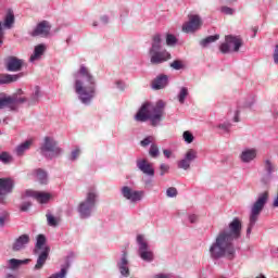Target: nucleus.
I'll return each instance as SVG.
<instances>
[{
    "instance_id": "nucleus-2",
    "label": "nucleus",
    "mask_w": 278,
    "mask_h": 278,
    "mask_svg": "<svg viewBox=\"0 0 278 278\" xmlns=\"http://www.w3.org/2000/svg\"><path fill=\"white\" fill-rule=\"evenodd\" d=\"M75 92L78 94L80 103L90 105L92 99L97 97V79L85 65H80L79 71L74 74Z\"/></svg>"
},
{
    "instance_id": "nucleus-39",
    "label": "nucleus",
    "mask_w": 278,
    "mask_h": 278,
    "mask_svg": "<svg viewBox=\"0 0 278 278\" xmlns=\"http://www.w3.org/2000/svg\"><path fill=\"white\" fill-rule=\"evenodd\" d=\"M46 218L49 227H58V218H55L51 213H47Z\"/></svg>"
},
{
    "instance_id": "nucleus-27",
    "label": "nucleus",
    "mask_w": 278,
    "mask_h": 278,
    "mask_svg": "<svg viewBox=\"0 0 278 278\" xmlns=\"http://www.w3.org/2000/svg\"><path fill=\"white\" fill-rule=\"evenodd\" d=\"M9 262V268L11 270H16L23 266V264H29V258L26 260H18V258H11Z\"/></svg>"
},
{
    "instance_id": "nucleus-6",
    "label": "nucleus",
    "mask_w": 278,
    "mask_h": 278,
    "mask_svg": "<svg viewBox=\"0 0 278 278\" xmlns=\"http://www.w3.org/2000/svg\"><path fill=\"white\" fill-rule=\"evenodd\" d=\"M45 244H47V237H45V235H38L34 249V254L38 255V257L37 263L34 266V270H42L45 264H47V260H49L51 248Z\"/></svg>"
},
{
    "instance_id": "nucleus-52",
    "label": "nucleus",
    "mask_w": 278,
    "mask_h": 278,
    "mask_svg": "<svg viewBox=\"0 0 278 278\" xmlns=\"http://www.w3.org/2000/svg\"><path fill=\"white\" fill-rule=\"evenodd\" d=\"M3 38H5V31L3 30V23L0 21V47H3Z\"/></svg>"
},
{
    "instance_id": "nucleus-20",
    "label": "nucleus",
    "mask_w": 278,
    "mask_h": 278,
    "mask_svg": "<svg viewBox=\"0 0 278 278\" xmlns=\"http://www.w3.org/2000/svg\"><path fill=\"white\" fill-rule=\"evenodd\" d=\"M117 268L122 277H129V260L127 258V251H123L122 257L117 262Z\"/></svg>"
},
{
    "instance_id": "nucleus-23",
    "label": "nucleus",
    "mask_w": 278,
    "mask_h": 278,
    "mask_svg": "<svg viewBox=\"0 0 278 278\" xmlns=\"http://www.w3.org/2000/svg\"><path fill=\"white\" fill-rule=\"evenodd\" d=\"M23 77V73L20 74H1L0 75V85L5 84H14L15 81H18Z\"/></svg>"
},
{
    "instance_id": "nucleus-40",
    "label": "nucleus",
    "mask_w": 278,
    "mask_h": 278,
    "mask_svg": "<svg viewBox=\"0 0 278 278\" xmlns=\"http://www.w3.org/2000/svg\"><path fill=\"white\" fill-rule=\"evenodd\" d=\"M186 97H188V88L181 87L180 92L178 93L179 103H186Z\"/></svg>"
},
{
    "instance_id": "nucleus-22",
    "label": "nucleus",
    "mask_w": 278,
    "mask_h": 278,
    "mask_svg": "<svg viewBox=\"0 0 278 278\" xmlns=\"http://www.w3.org/2000/svg\"><path fill=\"white\" fill-rule=\"evenodd\" d=\"M166 86H168V75L166 74L156 76L152 81L153 90H163V88H166Z\"/></svg>"
},
{
    "instance_id": "nucleus-35",
    "label": "nucleus",
    "mask_w": 278,
    "mask_h": 278,
    "mask_svg": "<svg viewBox=\"0 0 278 278\" xmlns=\"http://www.w3.org/2000/svg\"><path fill=\"white\" fill-rule=\"evenodd\" d=\"M169 66L173 71H184L186 68V63L181 60H174Z\"/></svg>"
},
{
    "instance_id": "nucleus-53",
    "label": "nucleus",
    "mask_w": 278,
    "mask_h": 278,
    "mask_svg": "<svg viewBox=\"0 0 278 278\" xmlns=\"http://www.w3.org/2000/svg\"><path fill=\"white\" fill-rule=\"evenodd\" d=\"M273 59H274V62L278 64V45L275 46Z\"/></svg>"
},
{
    "instance_id": "nucleus-13",
    "label": "nucleus",
    "mask_w": 278,
    "mask_h": 278,
    "mask_svg": "<svg viewBox=\"0 0 278 278\" xmlns=\"http://www.w3.org/2000/svg\"><path fill=\"white\" fill-rule=\"evenodd\" d=\"M24 64H25L24 60L13 55H10L4 59V66L9 73H18V71H23Z\"/></svg>"
},
{
    "instance_id": "nucleus-11",
    "label": "nucleus",
    "mask_w": 278,
    "mask_h": 278,
    "mask_svg": "<svg viewBox=\"0 0 278 278\" xmlns=\"http://www.w3.org/2000/svg\"><path fill=\"white\" fill-rule=\"evenodd\" d=\"M189 21L182 25V31L185 34H194V31H199L203 25V20H201V15L199 14H190L188 15Z\"/></svg>"
},
{
    "instance_id": "nucleus-28",
    "label": "nucleus",
    "mask_w": 278,
    "mask_h": 278,
    "mask_svg": "<svg viewBox=\"0 0 278 278\" xmlns=\"http://www.w3.org/2000/svg\"><path fill=\"white\" fill-rule=\"evenodd\" d=\"M40 101V87L36 86L35 91L30 94L29 99H27L28 105H36Z\"/></svg>"
},
{
    "instance_id": "nucleus-1",
    "label": "nucleus",
    "mask_w": 278,
    "mask_h": 278,
    "mask_svg": "<svg viewBox=\"0 0 278 278\" xmlns=\"http://www.w3.org/2000/svg\"><path fill=\"white\" fill-rule=\"evenodd\" d=\"M242 237V220L235 217L228 227L222 229L215 238V241L208 249L210 257L212 260H233L236 257V245L233 242L240 240Z\"/></svg>"
},
{
    "instance_id": "nucleus-45",
    "label": "nucleus",
    "mask_w": 278,
    "mask_h": 278,
    "mask_svg": "<svg viewBox=\"0 0 278 278\" xmlns=\"http://www.w3.org/2000/svg\"><path fill=\"white\" fill-rule=\"evenodd\" d=\"M0 162L3 164H10L12 162V156L8 152H2L0 154Z\"/></svg>"
},
{
    "instance_id": "nucleus-58",
    "label": "nucleus",
    "mask_w": 278,
    "mask_h": 278,
    "mask_svg": "<svg viewBox=\"0 0 278 278\" xmlns=\"http://www.w3.org/2000/svg\"><path fill=\"white\" fill-rule=\"evenodd\" d=\"M154 278H170L169 274H159L156 276H154Z\"/></svg>"
},
{
    "instance_id": "nucleus-44",
    "label": "nucleus",
    "mask_w": 278,
    "mask_h": 278,
    "mask_svg": "<svg viewBox=\"0 0 278 278\" xmlns=\"http://www.w3.org/2000/svg\"><path fill=\"white\" fill-rule=\"evenodd\" d=\"M190 164L191 163H189V161L186 157H184L178 162V168H181L182 170H189Z\"/></svg>"
},
{
    "instance_id": "nucleus-50",
    "label": "nucleus",
    "mask_w": 278,
    "mask_h": 278,
    "mask_svg": "<svg viewBox=\"0 0 278 278\" xmlns=\"http://www.w3.org/2000/svg\"><path fill=\"white\" fill-rule=\"evenodd\" d=\"M153 140H155V138L153 136H148L143 140L140 141V144H141V147H149V144H151V142H153Z\"/></svg>"
},
{
    "instance_id": "nucleus-34",
    "label": "nucleus",
    "mask_w": 278,
    "mask_h": 278,
    "mask_svg": "<svg viewBox=\"0 0 278 278\" xmlns=\"http://www.w3.org/2000/svg\"><path fill=\"white\" fill-rule=\"evenodd\" d=\"M271 181H273V174L264 173L261 176V185L263 186V188H268Z\"/></svg>"
},
{
    "instance_id": "nucleus-14",
    "label": "nucleus",
    "mask_w": 278,
    "mask_h": 278,
    "mask_svg": "<svg viewBox=\"0 0 278 278\" xmlns=\"http://www.w3.org/2000/svg\"><path fill=\"white\" fill-rule=\"evenodd\" d=\"M28 198L36 199L38 203L45 204L51 200V194L47 192H38L31 189H28L21 194V199L22 201H25V199H28Z\"/></svg>"
},
{
    "instance_id": "nucleus-29",
    "label": "nucleus",
    "mask_w": 278,
    "mask_h": 278,
    "mask_svg": "<svg viewBox=\"0 0 278 278\" xmlns=\"http://www.w3.org/2000/svg\"><path fill=\"white\" fill-rule=\"evenodd\" d=\"M216 40H220V35H211L200 41V45L203 47V49L210 47L212 42H216Z\"/></svg>"
},
{
    "instance_id": "nucleus-19",
    "label": "nucleus",
    "mask_w": 278,
    "mask_h": 278,
    "mask_svg": "<svg viewBox=\"0 0 278 278\" xmlns=\"http://www.w3.org/2000/svg\"><path fill=\"white\" fill-rule=\"evenodd\" d=\"M75 260V253L70 252L65 258V264L62 266L59 273L52 274L49 278H64L66 277V273H68V268H71V262Z\"/></svg>"
},
{
    "instance_id": "nucleus-7",
    "label": "nucleus",
    "mask_w": 278,
    "mask_h": 278,
    "mask_svg": "<svg viewBox=\"0 0 278 278\" xmlns=\"http://www.w3.org/2000/svg\"><path fill=\"white\" fill-rule=\"evenodd\" d=\"M97 191L90 190L87 192L86 199L77 207L80 218H90L92 216V210L97 206Z\"/></svg>"
},
{
    "instance_id": "nucleus-51",
    "label": "nucleus",
    "mask_w": 278,
    "mask_h": 278,
    "mask_svg": "<svg viewBox=\"0 0 278 278\" xmlns=\"http://www.w3.org/2000/svg\"><path fill=\"white\" fill-rule=\"evenodd\" d=\"M81 153V150H79V148H76L75 150L72 151V154L70 156V160L72 162H75V160H77L79 157V154Z\"/></svg>"
},
{
    "instance_id": "nucleus-56",
    "label": "nucleus",
    "mask_w": 278,
    "mask_h": 278,
    "mask_svg": "<svg viewBox=\"0 0 278 278\" xmlns=\"http://www.w3.org/2000/svg\"><path fill=\"white\" fill-rule=\"evenodd\" d=\"M101 21H102V23H103L104 25H108V23H110V17H108V15H103V16L101 17Z\"/></svg>"
},
{
    "instance_id": "nucleus-46",
    "label": "nucleus",
    "mask_w": 278,
    "mask_h": 278,
    "mask_svg": "<svg viewBox=\"0 0 278 278\" xmlns=\"http://www.w3.org/2000/svg\"><path fill=\"white\" fill-rule=\"evenodd\" d=\"M219 11L222 12V14H226L227 16H233L236 12V10L229 7H222Z\"/></svg>"
},
{
    "instance_id": "nucleus-8",
    "label": "nucleus",
    "mask_w": 278,
    "mask_h": 278,
    "mask_svg": "<svg viewBox=\"0 0 278 278\" xmlns=\"http://www.w3.org/2000/svg\"><path fill=\"white\" fill-rule=\"evenodd\" d=\"M41 155L47 157V160H53L54 157H60L62 155V148L58 146V141L53 137H45L43 143L40 147Z\"/></svg>"
},
{
    "instance_id": "nucleus-37",
    "label": "nucleus",
    "mask_w": 278,
    "mask_h": 278,
    "mask_svg": "<svg viewBox=\"0 0 278 278\" xmlns=\"http://www.w3.org/2000/svg\"><path fill=\"white\" fill-rule=\"evenodd\" d=\"M10 220V213L7 211H1L0 212V227L3 228L5 227V223Z\"/></svg>"
},
{
    "instance_id": "nucleus-54",
    "label": "nucleus",
    "mask_w": 278,
    "mask_h": 278,
    "mask_svg": "<svg viewBox=\"0 0 278 278\" xmlns=\"http://www.w3.org/2000/svg\"><path fill=\"white\" fill-rule=\"evenodd\" d=\"M233 121L235 123H240V109L236 111Z\"/></svg>"
},
{
    "instance_id": "nucleus-33",
    "label": "nucleus",
    "mask_w": 278,
    "mask_h": 278,
    "mask_svg": "<svg viewBox=\"0 0 278 278\" xmlns=\"http://www.w3.org/2000/svg\"><path fill=\"white\" fill-rule=\"evenodd\" d=\"M36 178L38 179L39 184L45 185L49 181L47 172L42 169H36Z\"/></svg>"
},
{
    "instance_id": "nucleus-47",
    "label": "nucleus",
    "mask_w": 278,
    "mask_h": 278,
    "mask_svg": "<svg viewBox=\"0 0 278 278\" xmlns=\"http://www.w3.org/2000/svg\"><path fill=\"white\" fill-rule=\"evenodd\" d=\"M178 192H177V188L175 187H169L166 190V197H168L169 199H175V197H177Z\"/></svg>"
},
{
    "instance_id": "nucleus-25",
    "label": "nucleus",
    "mask_w": 278,
    "mask_h": 278,
    "mask_svg": "<svg viewBox=\"0 0 278 278\" xmlns=\"http://www.w3.org/2000/svg\"><path fill=\"white\" fill-rule=\"evenodd\" d=\"M45 51H47V47L42 43L38 45L34 49V53L29 58V62H36L45 55Z\"/></svg>"
},
{
    "instance_id": "nucleus-26",
    "label": "nucleus",
    "mask_w": 278,
    "mask_h": 278,
    "mask_svg": "<svg viewBox=\"0 0 278 278\" xmlns=\"http://www.w3.org/2000/svg\"><path fill=\"white\" fill-rule=\"evenodd\" d=\"M12 96L5 97V93L0 94V110L4 108H10V110H16V106L13 105Z\"/></svg>"
},
{
    "instance_id": "nucleus-31",
    "label": "nucleus",
    "mask_w": 278,
    "mask_h": 278,
    "mask_svg": "<svg viewBox=\"0 0 278 278\" xmlns=\"http://www.w3.org/2000/svg\"><path fill=\"white\" fill-rule=\"evenodd\" d=\"M263 168L264 173L269 175H273V173H275L276 170L275 164H273V161H270L269 159L263 161Z\"/></svg>"
},
{
    "instance_id": "nucleus-16",
    "label": "nucleus",
    "mask_w": 278,
    "mask_h": 278,
    "mask_svg": "<svg viewBox=\"0 0 278 278\" xmlns=\"http://www.w3.org/2000/svg\"><path fill=\"white\" fill-rule=\"evenodd\" d=\"M257 157V149L255 148H245L241 151L239 155L240 162L242 164H251Z\"/></svg>"
},
{
    "instance_id": "nucleus-12",
    "label": "nucleus",
    "mask_w": 278,
    "mask_h": 278,
    "mask_svg": "<svg viewBox=\"0 0 278 278\" xmlns=\"http://www.w3.org/2000/svg\"><path fill=\"white\" fill-rule=\"evenodd\" d=\"M14 190V180L12 178H0V203H8V194H12Z\"/></svg>"
},
{
    "instance_id": "nucleus-30",
    "label": "nucleus",
    "mask_w": 278,
    "mask_h": 278,
    "mask_svg": "<svg viewBox=\"0 0 278 278\" xmlns=\"http://www.w3.org/2000/svg\"><path fill=\"white\" fill-rule=\"evenodd\" d=\"M29 147H31V141L26 140L25 142L21 143L16 147L15 153L16 155L21 156L25 153V151L29 150Z\"/></svg>"
},
{
    "instance_id": "nucleus-38",
    "label": "nucleus",
    "mask_w": 278,
    "mask_h": 278,
    "mask_svg": "<svg viewBox=\"0 0 278 278\" xmlns=\"http://www.w3.org/2000/svg\"><path fill=\"white\" fill-rule=\"evenodd\" d=\"M31 205H33L31 201L25 198L22 204L20 205V212H29V208L31 207Z\"/></svg>"
},
{
    "instance_id": "nucleus-4",
    "label": "nucleus",
    "mask_w": 278,
    "mask_h": 278,
    "mask_svg": "<svg viewBox=\"0 0 278 278\" xmlns=\"http://www.w3.org/2000/svg\"><path fill=\"white\" fill-rule=\"evenodd\" d=\"M268 191L261 192L258 193L256 201L252 204L250 208V217L247 228V238L251 237V231H253L255 224L260 219V215L264 211V207H266V203H268Z\"/></svg>"
},
{
    "instance_id": "nucleus-59",
    "label": "nucleus",
    "mask_w": 278,
    "mask_h": 278,
    "mask_svg": "<svg viewBox=\"0 0 278 278\" xmlns=\"http://www.w3.org/2000/svg\"><path fill=\"white\" fill-rule=\"evenodd\" d=\"M163 155H165V157H170V155H172V152H170V150H163Z\"/></svg>"
},
{
    "instance_id": "nucleus-3",
    "label": "nucleus",
    "mask_w": 278,
    "mask_h": 278,
    "mask_svg": "<svg viewBox=\"0 0 278 278\" xmlns=\"http://www.w3.org/2000/svg\"><path fill=\"white\" fill-rule=\"evenodd\" d=\"M166 103L162 100H159L155 104L146 102L142 104L135 118L139 123H147V121H150L152 127H157L162 123Z\"/></svg>"
},
{
    "instance_id": "nucleus-48",
    "label": "nucleus",
    "mask_w": 278,
    "mask_h": 278,
    "mask_svg": "<svg viewBox=\"0 0 278 278\" xmlns=\"http://www.w3.org/2000/svg\"><path fill=\"white\" fill-rule=\"evenodd\" d=\"M218 129H223L224 134H229L231 129V123H223L217 126Z\"/></svg>"
},
{
    "instance_id": "nucleus-24",
    "label": "nucleus",
    "mask_w": 278,
    "mask_h": 278,
    "mask_svg": "<svg viewBox=\"0 0 278 278\" xmlns=\"http://www.w3.org/2000/svg\"><path fill=\"white\" fill-rule=\"evenodd\" d=\"M16 18L14 17V11L12 9H8L5 15H4V23L2 28L5 29H12L14 27Z\"/></svg>"
},
{
    "instance_id": "nucleus-18",
    "label": "nucleus",
    "mask_w": 278,
    "mask_h": 278,
    "mask_svg": "<svg viewBox=\"0 0 278 278\" xmlns=\"http://www.w3.org/2000/svg\"><path fill=\"white\" fill-rule=\"evenodd\" d=\"M137 168H139L141 173H143V175H147L148 177H155V169L146 159L137 160Z\"/></svg>"
},
{
    "instance_id": "nucleus-64",
    "label": "nucleus",
    "mask_w": 278,
    "mask_h": 278,
    "mask_svg": "<svg viewBox=\"0 0 278 278\" xmlns=\"http://www.w3.org/2000/svg\"><path fill=\"white\" fill-rule=\"evenodd\" d=\"M0 136H1V131H0Z\"/></svg>"
},
{
    "instance_id": "nucleus-9",
    "label": "nucleus",
    "mask_w": 278,
    "mask_h": 278,
    "mask_svg": "<svg viewBox=\"0 0 278 278\" xmlns=\"http://www.w3.org/2000/svg\"><path fill=\"white\" fill-rule=\"evenodd\" d=\"M242 38L228 35L225 37V42L219 46L220 53H238L240 51V47H242Z\"/></svg>"
},
{
    "instance_id": "nucleus-55",
    "label": "nucleus",
    "mask_w": 278,
    "mask_h": 278,
    "mask_svg": "<svg viewBox=\"0 0 278 278\" xmlns=\"http://www.w3.org/2000/svg\"><path fill=\"white\" fill-rule=\"evenodd\" d=\"M253 103H255V100L253 98H251V100L249 102H245L243 104V108H253Z\"/></svg>"
},
{
    "instance_id": "nucleus-36",
    "label": "nucleus",
    "mask_w": 278,
    "mask_h": 278,
    "mask_svg": "<svg viewBox=\"0 0 278 278\" xmlns=\"http://www.w3.org/2000/svg\"><path fill=\"white\" fill-rule=\"evenodd\" d=\"M197 157H199V153L194 149H189L185 154V159H187L191 164L197 160Z\"/></svg>"
},
{
    "instance_id": "nucleus-17",
    "label": "nucleus",
    "mask_w": 278,
    "mask_h": 278,
    "mask_svg": "<svg viewBox=\"0 0 278 278\" xmlns=\"http://www.w3.org/2000/svg\"><path fill=\"white\" fill-rule=\"evenodd\" d=\"M50 33H51V25H49V22L42 21L30 33V36H33V38H36V36H42L43 38H47V36H49Z\"/></svg>"
},
{
    "instance_id": "nucleus-43",
    "label": "nucleus",
    "mask_w": 278,
    "mask_h": 278,
    "mask_svg": "<svg viewBox=\"0 0 278 278\" xmlns=\"http://www.w3.org/2000/svg\"><path fill=\"white\" fill-rule=\"evenodd\" d=\"M166 45L168 47H175V45H177V37H175V35L168 34L166 36Z\"/></svg>"
},
{
    "instance_id": "nucleus-61",
    "label": "nucleus",
    "mask_w": 278,
    "mask_h": 278,
    "mask_svg": "<svg viewBox=\"0 0 278 278\" xmlns=\"http://www.w3.org/2000/svg\"><path fill=\"white\" fill-rule=\"evenodd\" d=\"M13 94H17V97H22V94H25V91H23V89H18L16 93H13Z\"/></svg>"
},
{
    "instance_id": "nucleus-60",
    "label": "nucleus",
    "mask_w": 278,
    "mask_h": 278,
    "mask_svg": "<svg viewBox=\"0 0 278 278\" xmlns=\"http://www.w3.org/2000/svg\"><path fill=\"white\" fill-rule=\"evenodd\" d=\"M116 85H117V88H119V90H125V86H123V83L117 81Z\"/></svg>"
},
{
    "instance_id": "nucleus-10",
    "label": "nucleus",
    "mask_w": 278,
    "mask_h": 278,
    "mask_svg": "<svg viewBox=\"0 0 278 278\" xmlns=\"http://www.w3.org/2000/svg\"><path fill=\"white\" fill-rule=\"evenodd\" d=\"M137 244L139 247L138 255L143 262H153V252L149 249V243L144 240V236H137Z\"/></svg>"
},
{
    "instance_id": "nucleus-57",
    "label": "nucleus",
    "mask_w": 278,
    "mask_h": 278,
    "mask_svg": "<svg viewBox=\"0 0 278 278\" xmlns=\"http://www.w3.org/2000/svg\"><path fill=\"white\" fill-rule=\"evenodd\" d=\"M198 218H199V217H198L197 215H189V220H190V223H192V224L197 223Z\"/></svg>"
},
{
    "instance_id": "nucleus-41",
    "label": "nucleus",
    "mask_w": 278,
    "mask_h": 278,
    "mask_svg": "<svg viewBox=\"0 0 278 278\" xmlns=\"http://www.w3.org/2000/svg\"><path fill=\"white\" fill-rule=\"evenodd\" d=\"M182 138L185 140V142H187V144H192V142H194V135H192V132L186 130L182 134Z\"/></svg>"
},
{
    "instance_id": "nucleus-63",
    "label": "nucleus",
    "mask_w": 278,
    "mask_h": 278,
    "mask_svg": "<svg viewBox=\"0 0 278 278\" xmlns=\"http://www.w3.org/2000/svg\"><path fill=\"white\" fill-rule=\"evenodd\" d=\"M97 25H98L97 22H94V23H93V27H97Z\"/></svg>"
},
{
    "instance_id": "nucleus-49",
    "label": "nucleus",
    "mask_w": 278,
    "mask_h": 278,
    "mask_svg": "<svg viewBox=\"0 0 278 278\" xmlns=\"http://www.w3.org/2000/svg\"><path fill=\"white\" fill-rule=\"evenodd\" d=\"M168 170H170V166L168 164L162 163L160 165V175H161V177H164L165 174L168 173Z\"/></svg>"
},
{
    "instance_id": "nucleus-62",
    "label": "nucleus",
    "mask_w": 278,
    "mask_h": 278,
    "mask_svg": "<svg viewBox=\"0 0 278 278\" xmlns=\"http://www.w3.org/2000/svg\"><path fill=\"white\" fill-rule=\"evenodd\" d=\"M226 3H233L236 0H225Z\"/></svg>"
},
{
    "instance_id": "nucleus-42",
    "label": "nucleus",
    "mask_w": 278,
    "mask_h": 278,
    "mask_svg": "<svg viewBox=\"0 0 278 278\" xmlns=\"http://www.w3.org/2000/svg\"><path fill=\"white\" fill-rule=\"evenodd\" d=\"M149 155L152 157H160V148H157V144H151Z\"/></svg>"
},
{
    "instance_id": "nucleus-21",
    "label": "nucleus",
    "mask_w": 278,
    "mask_h": 278,
    "mask_svg": "<svg viewBox=\"0 0 278 278\" xmlns=\"http://www.w3.org/2000/svg\"><path fill=\"white\" fill-rule=\"evenodd\" d=\"M29 235H21L12 244V251H23L29 244Z\"/></svg>"
},
{
    "instance_id": "nucleus-32",
    "label": "nucleus",
    "mask_w": 278,
    "mask_h": 278,
    "mask_svg": "<svg viewBox=\"0 0 278 278\" xmlns=\"http://www.w3.org/2000/svg\"><path fill=\"white\" fill-rule=\"evenodd\" d=\"M13 108H16V105H23V103H27L26 97H21L18 94H12L11 96Z\"/></svg>"
},
{
    "instance_id": "nucleus-15",
    "label": "nucleus",
    "mask_w": 278,
    "mask_h": 278,
    "mask_svg": "<svg viewBox=\"0 0 278 278\" xmlns=\"http://www.w3.org/2000/svg\"><path fill=\"white\" fill-rule=\"evenodd\" d=\"M122 195L127 201H130V203H138V201H142V198L144 197V191H136L130 187L124 186L122 188Z\"/></svg>"
},
{
    "instance_id": "nucleus-5",
    "label": "nucleus",
    "mask_w": 278,
    "mask_h": 278,
    "mask_svg": "<svg viewBox=\"0 0 278 278\" xmlns=\"http://www.w3.org/2000/svg\"><path fill=\"white\" fill-rule=\"evenodd\" d=\"M151 64H164L173 56L166 49H162V36L156 34L152 37V46L149 50Z\"/></svg>"
}]
</instances>
